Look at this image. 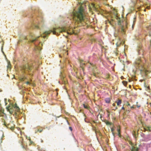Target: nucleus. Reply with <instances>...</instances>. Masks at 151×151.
Listing matches in <instances>:
<instances>
[{
    "label": "nucleus",
    "mask_w": 151,
    "mask_h": 151,
    "mask_svg": "<svg viewBox=\"0 0 151 151\" xmlns=\"http://www.w3.org/2000/svg\"><path fill=\"white\" fill-rule=\"evenodd\" d=\"M116 102L117 103V105L119 106L122 103V100H119L118 101H116Z\"/></svg>",
    "instance_id": "nucleus-12"
},
{
    "label": "nucleus",
    "mask_w": 151,
    "mask_h": 151,
    "mask_svg": "<svg viewBox=\"0 0 151 151\" xmlns=\"http://www.w3.org/2000/svg\"><path fill=\"white\" fill-rule=\"evenodd\" d=\"M32 67L29 66L28 65H25L23 66V69L24 71H29L32 69Z\"/></svg>",
    "instance_id": "nucleus-7"
},
{
    "label": "nucleus",
    "mask_w": 151,
    "mask_h": 151,
    "mask_svg": "<svg viewBox=\"0 0 151 151\" xmlns=\"http://www.w3.org/2000/svg\"><path fill=\"white\" fill-rule=\"evenodd\" d=\"M131 108H134V106H131Z\"/></svg>",
    "instance_id": "nucleus-33"
},
{
    "label": "nucleus",
    "mask_w": 151,
    "mask_h": 151,
    "mask_svg": "<svg viewBox=\"0 0 151 151\" xmlns=\"http://www.w3.org/2000/svg\"><path fill=\"white\" fill-rule=\"evenodd\" d=\"M150 127H147L145 128H143V129L144 130V131H150Z\"/></svg>",
    "instance_id": "nucleus-11"
},
{
    "label": "nucleus",
    "mask_w": 151,
    "mask_h": 151,
    "mask_svg": "<svg viewBox=\"0 0 151 151\" xmlns=\"http://www.w3.org/2000/svg\"><path fill=\"white\" fill-rule=\"evenodd\" d=\"M131 85H129V87L130 88H131Z\"/></svg>",
    "instance_id": "nucleus-37"
},
{
    "label": "nucleus",
    "mask_w": 151,
    "mask_h": 151,
    "mask_svg": "<svg viewBox=\"0 0 151 151\" xmlns=\"http://www.w3.org/2000/svg\"><path fill=\"white\" fill-rule=\"evenodd\" d=\"M74 33V32H73V30H72V32H70V33H69V32H68V34H69L70 35H71L72 34H73Z\"/></svg>",
    "instance_id": "nucleus-23"
},
{
    "label": "nucleus",
    "mask_w": 151,
    "mask_h": 151,
    "mask_svg": "<svg viewBox=\"0 0 151 151\" xmlns=\"http://www.w3.org/2000/svg\"><path fill=\"white\" fill-rule=\"evenodd\" d=\"M82 70V71L83 72H84V68H81Z\"/></svg>",
    "instance_id": "nucleus-31"
},
{
    "label": "nucleus",
    "mask_w": 151,
    "mask_h": 151,
    "mask_svg": "<svg viewBox=\"0 0 151 151\" xmlns=\"http://www.w3.org/2000/svg\"><path fill=\"white\" fill-rule=\"evenodd\" d=\"M40 25H39V26H36V28H37V29H39L40 28Z\"/></svg>",
    "instance_id": "nucleus-24"
},
{
    "label": "nucleus",
    "mask_w": 151,
    "mask_h": 151,
    "mask_svg": "<svg viewBox=\"0 0 151 151\" xmlns=\"http://www.w3.org/2000/svg\"><path fill=\"white\" fill-rule=\"evenodd\" d=\"M42 130H43L42 129H40V130L38 129V131L40 132H41L42 131Z\"/></svg>",
    "instance_id": "nucleus-26"
},
{
    "label": "nucleus",
    "mask_w": 151,
    "mask_h": 151,
    "mask_svg": "<svg viewBox=\"0 0 151 151\" xmlns=\"http://www.w3.org/2000/svg\"><path fill=\"white\" fill-rule=\"evenodd\" d=\"M127 106H130V104H129V103H128Z\"/></svg>",
    "instance_id": "nucleus-32"
},
{
    "label": "nucleus",
    "mask_w": 151,
    "mask_h": 151,
    "mask_svg": "<svg viewBox=\"0 0 151 151\" xmlns=\"http://www.w3.org/2000/svg\"><path fill=\"white\" fill-rule=\"evenodd\" d=\"M150 44L151 45V40L150 41Z\"/></svg>",
    "instance_id": "nucleus-39"
},
{
    "label": "nucleus",
    "mask_w": 151,
    "mask_h": 151,
    "mask_svg": "<svg viewBox=\"0 0 151 151\" xmlns=\"http://www.w3.org/2000/svg\"><path fill=\"white\" fill-rule=\"evenodd\" d=\"M11 65L10 63V62L8 61V65L7 66V68L8 69V68L11 69Z\"/></svg>",
    "instance_id": "nucleus-13"
},
{
    "label": "nucleus",
    "mask_w": 151,
    "mask_h": 151,
    "mask_svg": "<svg viewBox=\"0 0 151 151\" xmlns=\"http://www.w3.org/2000/svg\"><path fill=\"white\" fill-rule=\"evenodd\" d=\"M40 36H39L35 37L31 35L30 36L29 42L34 43L35 41L37 40L38 38Z\"/></svg>",
    "instance_id": "nucleus-5"
},
{
    "label": "nucleus",
    "mask_w": 151,
    "mask_h": 151,
    "mask_svg": "<svg viewBox=\"0 0 151 151\" xmlns=\"http://www.w3.org/2000/svg\"><path fill=\"white\" fill-rule=\"evenodd\" d=\"M83 106L84 108L85 109H88L89 108V106L87 105H86L85 104H83Z\"/></svg>",
    "instance_id": "nucleus-15"
},
{
    "label": "nucleus",
    "mask_w": 151,
    "mask_h": 151,
    "mask_svg": "<svg viewBox=\"0 0 151 151\" xmlns=\"http://www.w3.org/2000/svg\"><path fill=\"white\" fill-rule=\"evenodd\" d=\"M144 62L142 59H138L135 62V67L136 68L140 70L141 72L144 71L145 70V67H144Z\"/></svg>",
    "instance_id": "nucleus-4"
},
{
    "label": "nucleus",
    "mask_w": 151,
    "mask_h": 151,
    "mask_svg": "<svg viewBox=\"0 0 151 151\" xmlns=\"http://www.w3.org/2000/svg\"><path fill=\"white\" fill-rule=\"evenodd\" d=\"M69 129L71 131H72V129L71 127H69Z\"/></svg>",
    "instance_id": "nucleus-27"
},
{
    "label": "nucleus",
    "mask_w": 151,
    "mask_h": 151,
    "mask_svg": "<svg viewBox=\"0 0 151 151\" xmlns=\"http://www.w3.org/2000/svg\"><path fill=\"white\" fill-rule=\"evenodd\" d=\"M139 149L137 147H134L132 146L131 149V151H139Z\"/></svg>",
    "instance_id": "nucleus-9"
},
{
    "label": "nucleus",
    "mask_w": 151,
    "mask_h": 151,
    "mask_svg": "<svg viewBox=\"0 0 151 151\" xmlns=\"http://www.w3.org/2000/svg\"><path fill=\"white\" fill-rule=\"evenodd\" d=\"M122 109H123V110H124V107H122Z\"/></svg>",
    "instance_id": "nucleus-34"
},
{
    "label": "nucleus",
    "mask_w": 151,
    "mask_h": 151,
    "mask_svg": "<svg viewBox=\"0 0 151 151\" xmlns=\"http://www.w3.org/2000/svg\"><path fill=\"white\" fill-rule=\"evenodd\" d=\"M122 83L124 86H126L127 85V82L126 81H124L122 82Z\"/></svg>",
    "instance_id": "nucleus-18"
},
{
    "label": "nucleus",
    "mask_w": 151,
    "mask_h": 151,
    "mask_svg": "<svg viewBox=\"0 0 151 151\" xmlns=\"http://www.w3.org/2000/svg\"><path fill=\"white\" fill-rule=\"evenodd\" d=\"M112 106H116V105L115 104H114V103H113V104H112Z\"/></svg>",
    "instance_id": "nucleus-30"
},
{
    "label": "nucleus",
    "mask_w": 151,
    "mask_h": 151,
    "mask_svg": "<svg viewBox=\"0 0 151 151\" xmlns=\"http://www.w3.org/2000/svg\"><path fill=\"white\" fill-rule=\"evenodd\" d=\"M117 109V107L115 106L114 108H113V110H116V109Z\"/></svg>",
    "instance_id": "nucleus-25"
},
{
    "label": "nucleus",
    "mask_w": 151,
    "mask_h": 151,
    "mask_svg": "<svg viewBox=\"0 0 151 151\" xmlns=\"http://www.w3.org/2000/svg\"><path fill=\"white\" fill-rule=\"evenodd\" d=\"M117 131H118V135L119 136H120V130L119 129H117Z\"/></svg>",
    "instance_id": "nucleus-20"
},
{
    "label": "nucleus",
    "mask_w": 151,
    "mask_h": 151,
    "mask_svg": "<svg viewBox=\"0 0 151 151\" xmlns=\"http://www.w3.org/2000/svg\"><path fill=\"white\" fill-rule=\"evenodd\" d=\"M147 9H150V7H148V6H147Z\"/></svg>",
    "instance_id": "nucleus-35"
},
{
    "label": "nucleus",
    "mask_w": 151,
    "mask_h": 151,
    "mask_svg": "<svg viewBox=\"0 0 151 151\" xmlns=\"http://www.w3.org/2000/svg\"><path fill=\"white\" fill-rule=\"evenodd\" d=\"M106 123L107 125H111V123L109 122L108 121H106Z\"/></svg>",
    "instance_id": "nucleus-19"
},
{
    "label": "nucleus",
    "mask_w": 151,
    "mask_h": 151,
    "mask_svg": "<svg viewBox=\"0 0 151 151\" xmlns=\"http://www.w3.org/2000/svg\"><path fill=\"white\" fill-rule=\"evenodd\" d=\"M139 107V106H137V107Z\"/></svg>",
    "instance_id": "nucleus-42"
},
{
    "label": "nucleus",
    "mask_w": 151,
    "mask_h": 151,
    "mask_svg": "<svg viewBox=\"0 0 151 151\" xmlns=\"http://www.w3.org/2000/svg\"><path fill=\"white\" fill-rule=\"evenodd\" d=\"M146 9H144V11H146Z\"/></svg>",
    "instance_id": "nucleus-38"
},
{
    "label": "nucleus",
    "mask_w": 151,
    "mask_h": 151,
    "mask_svg": "<svg viewBox=\"0 0 151 151\" xmlns=\"http://www.w3.org/2000/svg\"><path fill=\"white\" fill-rule=\"evenodd\" d=\"M105 101L106 103H109L110 102V99L109 98H106L105 99Z\"/></svg>",
    "instance_id": "nucleus-10"
},
{
    "label": "nucleus",
    "mask_w": 151,
    "mask_h": 151,
    "mask_svg": "<svg viewBox=\"0 0 151 151\" xmlns=\"http://www.w3.org/2000/svg\"><path fill=\"white\" fill-rule=\"evenodd\" d=\"M93 122L94 123H95V122H94V121H93Z\"/></svg>",
    "instance_id": "nucleus-41"
},
{
    "label": "nucleus",
    "mask_w": 151,
    "mask_h": 151,
    "mask_svg": "<svg viewBox=\"0 0 151 151\" xmlns=\"http://www.w3.org/2000/svg\"><path fill=\"white\" fill-rule=\"evenodd\" d=\"M115 18L117 20L118 24L120 25L121 31L122 32H124L125 29L127 27L128 23L127 21H122L117 15L115 16Z\"/></svg>",
    "instance_id": "nucleus-3"
},
{
    "label": "nucleus",
    "mask_w": 151,
    "mask_h": 151,
    "mask_svg": "<svg viewBox=\"0 0 151 151\" xmlns=\"http://www.w3.org/2000/svg\"><path fill=\"white\" fill-rule=\"evenodd\" d=\"M114 129L113 128H111V132H112V134H113V135L114 136V135H115V133H114Z\"/></svg>",
    "instance_id": "nucleus-17"
},
{
    "label": "nucleus",
    "mask_w": 151,
    "mask_h": 151,
    "mask_svg": "<svg viewBox=\"0 0 151 151\" xmlns=\"http://www.w3.org/2000/svg\"><path fill=\"white\" fill-rule=\"evenodd\" d=\"M6 109L8 111H9L10 113L12 114L14 111V107L13 106H9L6 107Z\"/></svg>",
    "instance_id": "nucleus-6"
},
{
    "label": "nucleus",
    "mask_w": 151,
    "mask_h": 151,
    "mask_svg": "<svg viewBox=\"0 0 151 151\" xmlns=\"http://www.w3.org/2000/svg\"><path fill=\"white\" fill-rule=\"evenodd\" d=\"M26 83L27 84H30V83L29 82V81H27L26 82Z\"/></svg>",
    "instance_id": "nucleus-29"
},
{
    "label": "nucleus",
    "mask_w": 151,
    "mask_h": 151,
    "mask_svg": "<svg viewBox=\"0 0 151 151\" xmlns=\"http://www.w3.org/2000/svg\"><path fill=\"white\" fill-rule=\"evenodd\" d=\"M7 127L8 128H10V129L12 130H13L14 129V127H9V125H8V126H7Z\"/></svg>",
    "instance_id": "nucleus-21"
},
{
    "label": "nucleus",
    "mask_w": 151,
    "mask_h": 151,
    "mask_svg": "<svg viewBox=\"0 0 151 151\" xmlns=\"http://www.w3.org/2000/svg\"><path fill=\"white\" fill-rule=\"evenodd\" d=\"M22 147L24 149L26 150V151H32L30 150L29 149L27 148V147H25L23 146Z\"/></svg>",
    "instance_id": "nucleus-14"
},
{
    "label": "nucleus",
    "mask_w": 151,
    "mask_h": 151,
    "mask_svg": "<svg viewBox=\"0 0 151 151\" xmlns=\"http://www.w3.org/2000/svg\"><path fill=\"white\" fill-rule=\"evenodd\" d=\"M13 106L14 108L15 109L17 108H19V107L17 106V105L16 103Z\"/></svg>",
    "instance_id": "nucleus-16"
},
{
    "label": "nucleus",
    "mask_w": 151,
    "mask_h": 151,
    "mask_svg": "<svg viewBox=\"0 0 151 151\" xmlns=\"http://www.w3.org/2000/svg\"><path fill=\"white\" fill-rule=\"evenodd\" d=\"M148 29H151V25H150L148 27Z\"/></svg>",
    "instance_id": "nucleus-28"
},
{
    "label": "nucleus",
    "mask_w": 151,
    "mask_h": 151,
    "mask_svg": "<svg viewBox=\"0 0 151 151\" xmlns=\"http://www.w3.org/2000/svg\"><path fill=\"white\" fill-rule=\"evenodd\" d=\"M83 61V60H82V61H80V63H81V64L82 63V62Z\"/></svg>",
    "instance_id": "nucleus-36"
},
{
    "label": "nucleus",
    "mask_w": 151,
    "mask_h": 151,
    "mask_svg": "<svg viewBox=\"0 0 151 151\" xmlns=\"http://www.w3.org/2000/svg\"><path fill=\"white\" fill-rule=\"evenodd\" d=\"M138 53L139 55H143L144 54L143 50L141 48H139L138 50Z\"/></svg>",
    "instance_id": "nucleus-8"
},
{
    "label": "nucleus",
    "mask_w": 151,
    "mask_h": 151,
    "mask_svg": "<svg viewBox=\"0 0 151 151\" xmlns=\"http://www.w3.org/2000/svg\"><path fill=\"white\" fill-rule=\"evenodd\" d=\"M66 30V29L65 27L57 28H54L52 29L45 32L43 33V35H41V36L42 37H45L47 35L49 34L51 32H52L54 35H57V33L58 34V32L60 33L64 32Z\"/></svg>",
    "instance_id": "nucleus-2"
},
{
    "label": "nucleus",
    "mask_w": 151,
    "mask_h": 151,
    "mask_svg": "<svg viewBox=\"0 0 151 151\" xmlns=\"http://www.w3.org/2000/svg\"><path fill=\"white\" fill-rule=\"evenodd\" d=\"M5 103H6V104L7 103H6V101H5Z\"/></svg>",
    "instance_id": "nucleus-40"
},
{
    "label": "nucleus",
    "mask_w": 151,
    "mask_h": 151,
    "mask_svg": "<svg viewBox=\"0 0 151 151\" xmlns=\"http://www.w3.org/2000/svg\"><path fill=\"white\" fill-rule=\"evenodd\" d=\"M73 18L75 22L80 24L79 25L80 26L88 19V13L81 6L78 8V11L74 13Z\"/></svg>",
    "instance_id": "nucleus-1"
},
{
    "label": "nucleus",
    "mask_w": 151,
    "mask_h": 151,
    "mask_svg": "<svg viewBox=\"0 0 151 151\" xmlns=\"http://www.w3.org/2000/svg\"><path fill=\"white\" fill-rule=\"evenodd\" d=\"M20 110V109L19 108H17L15 109V110L17 111H19Z\"/></svg>",
    "instance_id": "nucleus-22"
}]
</instances>
